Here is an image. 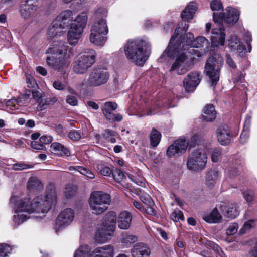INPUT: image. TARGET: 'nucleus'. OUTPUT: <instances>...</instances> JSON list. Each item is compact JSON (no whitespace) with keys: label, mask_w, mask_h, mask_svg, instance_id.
<instances>
[{"label":"nucleus","mask_w":257,"mask_h":257,"mask_svg":"<svg viewBox=\"0 0 257 257\" xmlns=\"http://www.w3.org/2000/svg\"><path fill=\"white\" fill-rule=\"evenodd\" d=\"M207 245L211 247L214 251H215L219 255H221L222 251L221 248L216 243L209 241L207 243Z\"/></svg>","instance_id":"774afa93"},{"label":"nucleus","mask_w":257,"mask_h":257,"mask_svg":"<svg viewBox=\"0 0 257 257\" xmlns=\"http://www.w3.org/2000/svg\"><path fill=\"white\" fill-rule=\"evenodd\" d=\"M107 119L112 120L113 121H121L123 119L122 115L120 113L114 114L112 113V115L110 117H107L106 118Z\"/></svg>","instance_id":"69168bd1"},{"label":"nucleus","mask_w":257,"mask_h":257,"mask_svg":"<svg viewBox=\"0 0 257 257\" xmlns=\"http://www.w3.org/2000/svg\"><path fill=\"white\" fill-rule=\"evenodd\" d=\"M218 176V172L214 169L208 171L205 176V184L210 188L214 186Z\"/></svg>","instance_id":"72a5a7b5"},{"label":"nucleus","mask_w":257,"mask_h":257,"mask_svg":"<svg viewBox=\"0 0 257 257\" xmlns=\"http://www.w3.org/2000/svg\"><path fill=\"white\" fill-rule=\"evenodd\" d=\"M239 175V171L236 168H232L229 170V177L232 179L236 178L237 180L240 181L242 179V177Z\"/></svg>","instance_id":"4d7b16f0"},{"label":"nucleus","mask_w":257,"mask_h":257,"mask_svg":"<svg viewBox=\"0 0 257 257\" xmlns=\"http://www.w3.org/2000/svg\"><path fill=\"white\" fill-rule=\"evenodd\" d=\"M179 29L180 28H178L175 30V35H174L171 37L168 46L163 52V54H162V57L165 56H167L169 57H173L175 53V52L177 51V49H179L180 48V49H182V47H184V43H185L184 41L183 42H181L180 44H178V46L177 47H176V45L174 44V43L176 41V39L178 38V36L179 35Z\"/></svg>","instance_id":"a211bd4d"},{"label":"nucleus","mask_w":257,"mask_h":257,"mask_svg":"<svg viewBox=\"0 0 257 257\" xmlns=\"http://www.w3.org/2000/svg\"><path fill=\"white\" fill-rule=\"evenodd\" d=\"M188 145V142L185 139L177 140L168 147L167 155L168 157H171L176 154L184 152Z\"/></svg>","instance_id":"4468645a"},{"label":"nucleus","mask_w":257,"mask_h":257,"mask_svg":"<svg viewBox=\"0 0 257 257\" xmlns=\"http://www.w3.org/2000/svg\"><path fill=\"white\" fill-rule=\"evenodd\" d=\"M187 58L186 54L184 53H181L179 55L173 64L171 71H176L179 75H183L187 71L188 69L186 67V60Z\"/></svg>","instance_id":"f3484780"},{"label":"nucleus","mask_w":257,"mask_h":257,"mask_svg":"<svg viewBox=\"0 0 257 257\" xmlns=\"http://www.w3.org/2000/svg\"><path fill=\"white\" fill-rule=\"evenodd\" d=\"M210 8L212 11H218L222 8V6L220 1L214 0L210 3Z\"/></svg>","instance_id":"e2e57ef3"},{"label":"nucleus","mask_w":257,"mask_h":257,"mask_svg":"<svg viewBox=\"0 0 257 257\" xmlns=\"http://www.w3.org/2000/svg\"><path fill=\"white\" fill-rule=\"evenodd\" d=\"M222 152L220 148H215L212 152L211 160L213 162H217L221 158Z\"/></svg>","instance_id":"864d4df0"},{"label":"nucleus","mask_w":257,"mask_h":257,"mask_svg":"<svg viewBox=\"0 0 257 257\" xmlns=\"http://www.w3.org/2000/svg\"><path fill=\"white\" fill-rule=\"evenodd\" d=\"M106 35L90 30L89 40L92 43L99 46H103L106 41Z\"/></svg>","instance_id":"7c9ffc66"},{"label":"nucleus","mask_w":257,"mask_h":257,"mask_svg":"<svg viewBox=\"0 0 257 257\" xmlns=\"http://www.w3.org/2000/svg\"><path fill=\"white\" fill-rule=\"evenodd\" d=\"M63 28H61L58 23L55 22L54 20L48 29V36L49 39H53L58 36H60L63 34L62 30Z\"/></svg>","instance_id":"c756f323"},{"label":"nucleus","mask_w":257,"mask_h":257,"mask_svg":"<svg viewBox=\"0 0 257 257\" xmlns=\"http://www.w3.org/2000/svg\"><path fill=\"white\" fill-rule=\"evenodd\" d=\"M223 62L222 57L218 54H214L208 59L205 66L210 67L209 69H210L211 67L215 68L217 72L218 70H221Z\"/></svg>","instance_id":"cd10ccee"},{"label":"nucleus","mask_w":257,"mask_h":257,"mask_svg":"<svg viewBox=\"0 0 257 257\" xmlns=\"http://www.w3.org/2000/svg\"><path fill=\"white\" fill-rule=\"evenodd\" d=\"M19 102V100L17 99H10L6 102V105L11 109H18Z\"/></svg>","instance_id":"052dcab7"},{"label":"nucleus","mask_w":257,"mask_h":257,"mask_svg":"<svg viewBox=\"0 0 257 257\" xmlns=\"http://www.w3.org/2000/svg\"><path fill=\"white\" fill-rule=\"evenodd\" d=\"M56 199L55 190L51 189L45 196H38L31 200L29 198H25L22 200L23 202V206L25 207L28 213H46L56 202Z\"/></svg>","instance_id":"7ed1b4c3"},{"label":"nucleus","mask_w":257,"mask_h":257,"mask_svg":"<svg viewBox=\"0 0 257 257\" xmlns=\"http://www.w3.org/2000/svg\"><path fill=\"white\" fill-rule=\"evenodd\" d=\"M55 22L58 23L61 28L66 29L68 26H71V24L73 22V13L70 10H66L62 12L55 18Z\"/></svg>","instance_id":"dca6fc26"},{"label":"nucleus","mask_w":257,"mask_h":257,"mask_svg":"<svg viewBox=\"0 0 257 257\" xmlns=\"http://www.w3.org/2000/svg\"><path fill=\"white\" fill-rule=\"evenodd\" d=\"M26 83L28 87L34 88L35 87L36 83L33 77L30 75H26Z\"/></svg>","instance_id":"0e129e2a"},{"label":"nucleus","mask_w":257,"mask_h":257,"mask_svg":"<svg viewBox=\"0 0 257 257\" xmlns=\"http://www.w3.org/2000/svg\"><path fill=\"white\" fill-rule=\"evenodd\" d=\"M239 11L233 8L227 7L225 11L220 15L213 13V20L215 23L220 24L223 21L227 24H233L239 19Z\"/></svg>","instance_id":"6e6552de"},{"label":"nucleus","mask_w":257,"mask_h":257,"mask_svg":"<svg viewBox=\"0 0 257 257\" xmlns=\"http://www.w3.org/2000/svg\"><path fill=\"white\" fill-rule=\"evenodd\" d=\"M12 247L7 244H0V256L5 257L10 254L12 251Z\"/></svg>","instance_id":"49530a36"},{"label":"nucleus","mask_w":257,"mask_h":257,"mask_svg":"<svg viewBox=\"0 0 257 257\" xmlns=\"http://www.w3.org/2000/svg\"><path fill=\"white\" fill-rule=\"evenodd\" d=\"M96 54L94 50H87L75 57L73 63L75 73L80 74L85 73L95 63Z\"/></svg>","instance_id":"39448f33"},{"label":"nucleus","mask_w":257,"mask_h":257,"mask_svg":"<svg viewBox=\"0 0 257 257\" xmlns=\"http://www.w3.org/2000/svg\"><path fill=\"white\" fill-rule=\"evenodd\" d=\"M75 218V212L71 208H66L60 212L58 215L55 225L56 232L69 226Z\"/></svg>","instance_id":"0eeeda50"},{"label":"nucleus","mask_w":257,"mask_h":257,"mask_svg":"<svg viewBox=\"0 0 257 257\" xmlns=\"http://www.w3.org/2000/svg\"><path fill=\"white\" fill-rule=\"evenodd\" d=\"M114 232L102 227H99L95 233L94 240L98 244H102L108 242L113 235Z\"/></svg>","instance_id":"6ab92c4d"},{"label":"nucleus","mask_w":257,"mask_h":257,"mask_svg":"<svg viewBox=\"0 0 257 257\" xmlns=\"http://www.w3.org/2000/svg\"><path fill=\"white\" fill-rule=\"evenodd\" d=\"M150 252L149 247L143 243L135 244L131 249L133 257H149Z\"/></svg>","instance_id":"a878e982"},{"label":"nucleus","mask_w":257,"mask_h":257,"mask_svg":"<svg viewBox=\"0 0 257 257\" xmlns=\"http://www.w3.org/2000/svg\"><path fill=\"white\" fill-rule=\"evenodd\" d=\"M114 247L111 244H107L95 248L90 253V257H114Z\"/></svg>","instance_id":"2eb2a0df"},{"label":"nucleus","mask_w":257,"mask_h":257,"mask_svg":"<svg viewBox=\"0 0 257 257\" xmlns=\"http://www.w3.org/2000/svg\"><path fill=\"white\" fill-rule=\"evenodd\" d=\"M114 179L117 182H120L124 177V174L121 170L116 169L112 173Z\"/></svg>","instance_id":"603ef678"},{"label":"nucleus","mask_w":257,"mask_h":257,"mask_svg":"<svg viewBox=\"0 0 257 257\" xmlns=\"http://www.w3.org/2000/svg\"><path fill=\"white\" fill-rule=\"evenodd\" d=\"M221 219V216L216 208L213 209L209 214L203 217V219L209 223H218Z\"/></svg>","instance_id":"4c0bfd02"},{"label":"nucleus","mask_w":257,"mask_h":257,"mask_svg":"<svg viewBox=\"0 0 257 257\" xmlns=\"http://www.w3.org/2000/svg\"><path fill=\"white\" fill-rule=\"evenodd\" d=\"M38 0H25L22 2L20 10L21 16L25 19L33 16L38 8Z\"/></svg>","instance_id":"f8f14e48"},{"label":"nucleus","mask_w":257,"mask_h":257,"mask_svg":"<svg viewBox=\"0 0 257 257\" xmlns=\"http://www.w3.org/2000/svg\"><path fill=\"white\" fill-rule=\"evenodd\" d=\"M132 220L131 213L127 211L121 212L118 217V226L121 229H127L131 226Z\"/></svg>","instance_id":"b1692460"},{"label":"nucleus","mask_w":257,"mask_h":257,"mask_svg":"<svg viewBox=\"0 0 257 257\" xmlns=\"http://www.w3.org/2000/svg\"><path fill=\"white\" fill-rule=\"evenodd\" d=\"M116 214L114 212L109 211L107 212L101 221V226L114 232L116 226Z\"/></svg>","instance_id":"4be33fe9"},{"label":"nucleus","mask_w":257,"mask_h":257,"mask_svg":"<svg viewBox=\"0 0 257 257\" xmlns=\"http://www.w3.org/2000/svg\"><path fill=\"white\" fill-rule=\"evenodd\" d=\"M170 217L175 222H177L179 220H184L185 219L183 213L181 211H175L173 212L170 215Z\"/></svg>","instance_id":"3c124183"},{"label":"nucleus","mask_w":257,"mask_h":257,"mask_svg":"<svg viewBox=\"0 0 257 257\" xmlns=\"http://www.w3.org/2000/svg\"><path fill=\"white\" fill-rule=\"evenodd\" d=\"M87 21V15L86 13H82L77 16L71 24L67 36V41L70 45H76L78 43L82 36Z\"/></svg>","instance_id":"20e7f679"},{"label":"nucleus","mask_w":257,"mask_h":257,"mask_svg":"<svg viewBox=\"0 0 257 257\" xmlns=\"http://www.w3.org/2000/svg\"><path fill=\"white\" fill-rule=\"evenodd\" d=\"M192 47L197 49H191L190 52H192L194 55L201 57L208 52L210 44L207 39L204 37H197L191 43Z\"/></svg>","instance_id":"9b49d317"},{"label":"nucleus","mask_w":257,"mask_h":257,"mask_svg":"<svg viewBox=\"0 0 257 257\" xmlns=\"http://www.w3.org/2000/svg\"><path fill=\"white\" fill-rule=\"evenodd\" d=\"M91 249L88 245H82L75 251L74 257H90Z\"/></svg>","instance_id":"a19ab883"},{"label":"nucleus","mask_w":257,"mask_h":257,"mask_svg":"<svg viewBox=\"0 0 257 257\" xmlns=\"http://www.w3.org/2000/svg\"><path fill=\"white\" fill-rule=\"evenodd\" d=\"M95 168L103 176H109L112 173V170L110 167L102 163H97Z\"/></svg>","instance_id":"79ce46f5"},{"label":"nucleus","mask_w":257,"mask_h":257,"mask_svg":"<svg viewBox=\"0 0 257 257\" xmlns=\"http://www.w3.org/2000/svg\"><path fill=\"white\" fill-rule=\"evenodd\" d=\"M123 241L125 243H131L135 242L137 240V237L133 235L126 234L123 236Z\"/></svg>","instance_id":"338daca9"},{"label":"nucleus","mask_w":257,"mask_h":257,"mask_svg":"<svg viewBox=\"0 0 257 257\" xmlns=\"http://www.w3.org/2000/svg\"><path fill=\"white\" fill-rule=\"evenodd\" d=\"M127 59L138 66H143L149 57L151 49L150 43L143 39L129 40L124 46Z\"/></svg>","instance_id":"f03ea898"},{"label":"nucleus","mask_w":257,"mask_h":257,"mask_svg":"<svg viewBox=\"0 0 257 257\" xmlns=\"http://www.w3.org/2000/svg\"><path fill=\"white\" fill-rule=\"evenodd\" d=\"M207 162V156L204 150L195 149L188 156L186 165L189 170L197 171L204 169Z\"/></svg>","instance_id":"423d86ee"},{"label":"nucleus","mask_w":257,"mask_h":257,"mask_svg":"<svg viewBox=\"0 0 257 257\" xmlns=\"http://www.w3.org/2000/svg\"><path fill=\"white\" fill-rule=\"evenodd\" d=\"M196 9V4L194 2L190 3L182 12L181 14L182 18L186 21L192 19Z\"/></svg>","instance_id":"2f4dec72"},{"label":"nucleus","mask_w":257,"mask_h":257,"mask_svg":"<svg viewBox=\"0 0 257 257\" xmlns=\"http://www.w3.org/2000/svg\"><path fill=\"white\" fill-rule=\"evenodd\" d=\"M161 134L155 128H153L150 134L151 144L153 147H156L160 142Z\"/></svg>","instance_id":"37998d69"},{"label":"nucleus","mask_w":257,"mask_h":257,"mask_svg":"<svg viewBox=\"0 0 257 257\" xmlns=\"http://www.w3.org/2000/svg\"><path fill=\"white\" fill-rule=\"evenodd\" d=\"M201 77L197 72H191L183 80V86L188 92H193L200 83Z\"/></svg>","instance_id":"ddd939ff"},{"label":"nucleus","mask_w":257,"mask_h":257,"mask_svg":"<svg viewBox=\"0 0 257 257\" xmlns=\"http://www.w3.org/2000/svg\"><path fill=\"white\" fill-rule=\"evenodd\" d=\"M228 45L232 51L237 50L239 52H241L245 49L244 46L240 43V40L235 35L230 37Z\"/></svg>","instance_id":"473e14b6"},{"label":"nucleus","mask_w":257,"mask_h":257,"mask_svg":"<svg viewBox=\"0 0 257 257\" xmlns=\"http://www.w3.org/2000/svg\"><path fill=\"white\" fill-rule=\"evenodd\" d=\"M52 55L47 57V65L58 72L65 71L73 55L72 49L63 42L53 43L48 50Z\"/></svg>","instance_id":"f257e3e1"},{"label":"nucleus","mask_w":257,"mask_h":257,"mask_svg":"<svg viewBox=\"0 0 257 257\" xmlns=\"http://www.w3.org/2000/svg\"><path fill=\"white\" fill-rule=\"evenodd\" d=\"M68 90H69V92L71 93V94L68 95L67 96V98H66L67 103H68L71 106H76L78 103V100H77L76 97L75 96L72 95L74 93V91L70 88H69Z\"/></svg>","instance_id":"de8ad7c7"},{"label":"nucleus","mask_w":257,"mask_h":257,"mask_svg":"<svg viewBox=\"0 0 257 257\" xmlns=\"http://www.w3.org/2000/svg\"><path fill=\"white\" fill-rule=\"evenodd\" d=\"M212 36L211 37L213 45L217 46L220 44L224 45L225 42V34L224 29L220 27L219 29L213 28L212 30Z\"/></svg>","instance_id":"bb28decb"},{"label":"nucleus","mask_w":257,"mask_h":257,"mask_svg":"<svg viewBox=\"0 0 257 257\" xmlns=\"http://www.w3.org/2000/svg\"><path fill=\"white\" fill-rule=\"evenodd\" d=\"M107 11L104 9H99L97 10L95 14V21L92 25L91 31L99 32L100 34L107 35L108 33V28L107 25L106 21L104 18H99L100 14H102L103 16L106 15Z\"/></svg>","instance_id":"9d476101"},{"label":"nucleus","mask_w":257,"mask_h":257,"mask_svg":"<svg viewBox=\"0 0 257 257\" xmlns=\"http://www.w3.org/2000/svg\"><path fill=\"white\" fill-rule=\"evenodd\" d=\"M238 229V225L237 223H231L226 229V233L227 235H234L237 232Z\"/></svg>","instance_id":"6e6d98bb"},{"label":"nucleus","mask_w":257,"mask_h":257,"mask_svg":"<svg viewBox=\"0 0 257 257\" xmlns=\"http://www.w3.org/2000/svg\"><path fill=\"white\" fill-rule=\"evenodd\" d=\"M28 189L31 191L41 190L43 185L41 181L36 177H31L28 182Z\"/></svg>","instance_id":"58836bf2"},{"label":"nucleus","mask_w":257,"mask_h":257,"mask_svg":"<svg viewBox=\"0 0 257 257\" xmlns=\"http://www.w3.org/2000/svg\"><path fill=\"white\" fill-rule=\"evenodd\" d=\"M216 117V112L214 106L212 104L207 105L204 108L203 118L207 121H212Z\"/></svg>","instance_id":"f704fd0d"},{"label":"nucleus","mask_w":257,"mask_h":257,"mask_svg":"<svg viewBox=\"0 0 257 257\" xmlns=\"http://www.w3.org/2000/svg\"><path fill=\"white\" fill-rule=\"evenodd\" d=\"M209 68L205 66V72L211 82L212 86H214L219 79L220 70H218L216 72L215 68L211 67L210 69Z\"/></svg>","instance_id":"c9c22d12"},{"label":"nucleus","mask_w":257,"mask_h":257,"mask_svg":"<svg viewBox=\"0 0 257 257\" xmlns=\"http://www.w3.org/2000/svg\"><path fill=\"white\" fill-rule=\"evenodd\" d=\"M244 199L248 203L252 202L254 199V194L250 191L247 190L243 193Z\"/></svg>","instance_id":"680f3d73"},{"label":"nucleus","mask_w":257,"mask_h":257,"mask_svg":"<svg viewBox=\"0 0 257 257\" xmlns=\"http://www.w3.org/2000/svg\"><path fill=\"white\" fill-rule=\"evenodd\" d=\"M23 202L21 200L14 212L13 220L17 225L21 224L29 218V216L24 213H28V211L25 210V207L23 206Z\"/></svg>","instance_id":"aec40b11"},{"label":"nucleus","mask_w":257,"mask_h":257,"mask_svg":"<svg viewBox=\"0 0 257 257\" xmlns=\"http://www.w3.org/2000/svg\"><path fill=\"white\" fill-rule=\"evenodd\" d=\"M76 187L74 185L68 184L65 187L64 194L66 198H69L75 195Z\"/></svg>","instance_id":"a18cd8bd"},{"label":"nucleus","mask_w":257,"mask_h":257,"mask_svg":"<svg viewBox=\"0 0 257 257\" xmlns=\"http://www.w3.org/2000/svg\"><path fill=\"white\" fill-rule=\"evenodd\" d=\"M254 226V223L253 220H250L246 221L243 224L242 228L240 230L239 233L241 234L245 233L247 231L249 230Z\"/></svg>","instance_id":"5fc2aeb1"},{"label":"nucleus","mask_w":257,"mask_h":257,"mask_svg":"<svg viewBox=\"0 0 257 257\" xmlns=\"http://www.w3.org/2000/svg\"><path fill=\"white\" fill-rule=\"evenodd\" d=\"M89 204L92 213L97 215L103 213L108 209V204L89 201Z\"/></svg>","instance_id":"e433bc0d"},{"label":"nucleus","mask_w":257,"mask_h":257,"mask_svg":"<svg viewBox=\"0 0 257 257\" xmlns=\"http://www.w3.org/2000/svg\"><path fill=\"white\" fill-rule=\"evenodd\" d=\"M244 245L253 246L249 250L248 257H257V239L253 238L247 241Z\"/></svg>","instance_id":"c03bdc74"},{"label":"nucleus","mask_w":257,"mask_h":257,"mask_svg":"<svg viewBox=\"0 0 257 257\" xmlns=\"http://www.w3.org/2000/svg\"><path fill=\"white\" fill-rule=\"evenodd\" d=\"M109 74L104 69L100 67L94 68L89 74L88 82L92 86H98L107 82Z\"/></svg>","instance_id":"1a4fd4ad"},{"label":"nucleus","mask_w":257,"mask_h":257,"mask_svg":"<svg viewBox=\"0 0 257 257\" xmlns=\"http://www.w3.org/2000/svg\"><path fill=\"white\" fill-rule=\"evenodd\" d=\"M89 202L109 204L111 202L110 195L101 191H95L91 194Z\"/></svg>","instance_id":"393cba45"},{"label":"nucleus","mask_w":257,"mask_h":257,"mask_svg":"<svg viewBox=\"0 0 257 257\" xmlns=\"http://www.w3.org/2000/svg\"><path fill=\"white\" fill-rule=\"evenodd\" d=\"M117 108V104L113 102H106L104 104L103 108L102 109L103 114L106 118L110 117L113 112L111 111H114Z\"/></svg>","instance_id":"ea45409f"},{"label":"nucleus","mask_w":257,"mask_h":257,"mask_svg":"<svg viewBox=\"0 0 257 257\" xmlns=\"http://www.w3.org/2000/svg\"><path fill=\"white\" fill-rule=\"evenodd\" d=\"M68 137L72 140V141H78L81 138V134L80 133L75 130H73L70 131L68 133Z\"/></svg>","instance_id":"13d9d810"},{"label":"nucleus","mask_w":257,"mask_h":257,"mask_svg":"<svg viewBox=\"0 0 257 257\" xmlns=\"http://www.w3.org/2000/svg\"><path fill=\"white\" fill-rule=\"evenodd\" d=\"M78 172H79L80 174L86 176L88 178L90 179H93L95 177L94 174L89 169L83 167L82 166H80V167H77Z\"/></svg>","instance_id":"09e8293b"},{"label":"nucleus","mask_w":257,"mask_h":257,"mask_svg":"<svg viewBox=\"0 0 257 257\" xmlns=\"http://www.w3.org/2000/svg\"><path fill=\"white\" fill-rule=\"evenodd\" d=\"M224 215L232 219L236 218L239 214L236 203H223L220 207Z\"/></svg>","instance_id":"5701e85b"},{"label":"nucleus","mask_w":257,"mask_h":257,"mask_svg":"<svg viewBox=\"0 0 257 257\" xmlns=\"http://www.w3.org/2000/svg\"><path fill=\"white\" fill-rule=\"evenodd\" d=\"M218 142L222 145H226L230 142V131L228 126L222 125L216 130Z\"/></svg>","instance_id":"412c9836"},{"label":"nucleus","mask_w":257,"mask_h":257,"mask_svg":"<svg viewBox=\"0 0 257 257\" xmlns=\"http://www.w3.org/2000/svg\"><path fill=\"white\" fill-rule=\"evenodd\" d=\"M141 201L147 206L154 205V203L151 197L147 193H143L140 197Z\"/></svg>","instance_id":"8fccbe9b"},{"label":"nucleus","mask_w":257,"mask_h":257,"mask_svg":"<svg viewBox=\"0 0 257 257\" xmlns=\"http://www.w3.org/2000/svg\"><path fill=\"white\" fill-rule=\"evenodd\" d=\"M31 166L29 165L26 164L24 163H15L12 166V169L16 171L22 170L30 168Z\"/></svg>","instance_id":"bf43d9fd"},{"label":"nucleus","mask_w":257,"mask_h":257,"mask_svg":"<svg viewBox=\"0 0 257 257\" xmlns=\"http://www.w3.org/2000/svg\"><path fill=\"white\" fill-rule=\"evenodd\" d=\"M50 148L52 152L60 156H69L70 155L68 149L58 142L51 144Z\"/></svg>","instance_id":"c85d7f7f"}]
</instances>
